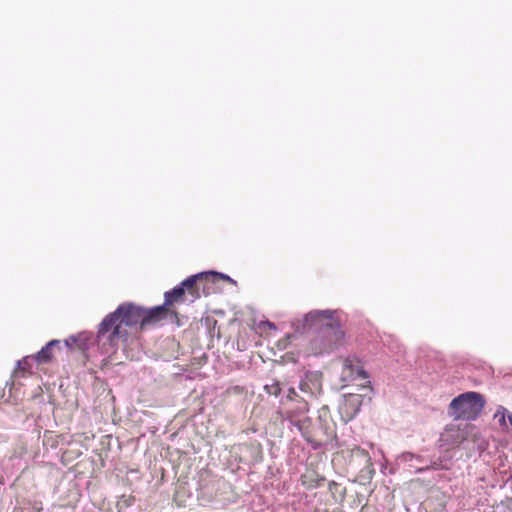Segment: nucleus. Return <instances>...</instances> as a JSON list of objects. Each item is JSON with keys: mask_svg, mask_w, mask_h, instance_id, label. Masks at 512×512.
I'll return each instance as SVG.
<instances>
[{"mask_svg": "<svg viewBox=\"0 0 512 512\" xmlns=\"http://www.w3.org/2000/svg\"><path fill=\"white\" fill-rule=\"evenodd\" d=\"M143 307L132 302L120 304L115 311L106 315L98 325L97 341L102 343L106 353H114L120 340H126L127 328L141 327Z\"/></svg>", "mask_w": 512, "mask_h": 512, "instance_id": "f257e3e1", "label": "nucleus"}, {"mask_svg": "<svg viewBox=\"0 0 512 512\" xmlns=\"http://www.w3.org/2000/svg\"><path fill=\"white\" fill-rule=\"evenodd\" d=\"M303 328H319L321 332L311 340V350L315 355L329 353L344 342V332L340 327L337 312L333 310H313L303 319Z\"/></svg>", "mask_w": 512, "mask_h": 512, "instance_id": "f03ea898", "label": "nucleus"}, {"mask_svg": "<svg viewBox=\"0 0 512 512\" xmlns=\"http://www.w3.org/2000/svg\"><path fill=\"white\" fill-rule=\"evenodd\" d=\"M287 412L289 422L297 427L304 439L312 445L313 448H318L327 444L334 435L332 426L320 415L316 423L307 416L309 411L308 403L304 400H297Z\"/></svg>", "mask_w": 512, "mask_h": 512, "instance_id": "7ed1b4c3", "label": "nucleus"}, {"mask_svg": "<svg viewBox=\"0 0 512 512\" xmlns=\"http://www.w3.org/2000/svg\"><path fill=\"white\" fill-rule=\"evenodd\" d=\"M219 280L230 281V278L216 272H203L192 275L172 290L165 292L163 305L173 317H177L178 312L173 309L175 303H184L187 300L194 302L200 298L201 289H209V284H215Z\"/></svg>", "mask_w": 512, "mask_h": 512, "instance_id": "20e7f679", "label": "nucleus"}, {"mask_svg": "<svg viewBox=\"0 0 512 512\" xmlns=\"http://www.w3.org/2000/svg\"><path fill=\"white\" fill-rule=\"evenodd\" d=\"M485 405L484 398L477 392H466L454 398L449 405V415L454 419L475 420Z\"/></svg>", "mask_w": 512, "mask_h": 512, "instance_id": "39448f33", "label": "nucleus"}, {"mask_svg": "<svg viewBox=\"0 0 512 512\" xmlns=\"http://www.w3.org/2000/svg\"><path fill=\"white\" fill-rule=\"evenodd\" d=\"M168 316L172 315L163 304L150 309L143 308L141 329L154 325Z\"/></svg>", "mask_w": 512, "mask_h": 512, "instance_id": "423d86ee", "label": "nucleus"}, {"mask_svg": "<svg viewBox=\"0 0 512 512\" xmlns=\"http://www.w3.org/2000/svg\"><path fill=\"white\" fill-rule=\"evenodd\" d=\"M361 406L360 395L350 394L345 397L343 404L340 407V412L345 421L352 420L359 412Z\"/></svg>", "mask_w": 512, "mask_h": 512, "instance_id": "0eeeda50", "label": "nucleus"}, {"mask_svg": "<svg viewBox=\"0 0 512 512\" xmlns=\"http://www.w3.org/2000/svg\"><path fill=\"white\" fill-rule=\"evenodd\" d=\"M60 349L61 341L51 340L33 357L38 364H47L55 359V351Z\"/></svg>", "mask_w": 512, "mask_h": 512, "instance_id": "6e6552de", "label": "nucleus"}, {"mask_svg": "<svg viewBox=\"0 0 512 512\" xmlns=\"http://www.w3.org/2000/svg\"><path fill=\"white\" fill-rule=\"evenodd\" d=\"M441 441L449 446H459L464 442L463 425H448L442 434Z\"/></svg>", "mask_w": 512, "mask_h": 512, "instance_id": "1a4fd4ad", "label": "nucleus"}, {"mask_svg": "<svg viewBox=\"0 0 512 512\" xmlns=\"http://www.w3.org/2000/svg\"><path fill=\"white\" fill-rule=\"evenodd\" d=\"M324 480L315 470H306L300 477L301 484L308 490L321 486Z\"/></svg>", "mask_w": 512, "mask_h": 512, "instance_id": "9d476101", "label": "nucleus"}, {"mask_svg": "<svg viewBox=\"0 0 512 512\" xmlns=\"http://www.w3.org/2000/svg\"><path fill=\"white\" fill-rule=\"evenodd\" d=\"M463 436L464 442L471 441L473 443H476L480 439L481 435L478 428L475 425L466 423L463 425Z\"/></svg>", "mask_w": 512, "mask_h": 512, "instance_id": "9b49d317", "label": "nucleus"}, {"mask_svg": "<svg viewBox=\"0 0 512 512\" xmlns=\"http://www.w3.org/2000/svg\"><path fill=\"white\" fill-rule=\"evenodd\" d=\"M328 489L335 502H342L345 499L346 489L339 483L331 481L328 485Z\"/></svg>", "mask_w": 512, "mask_h": 512, "instance_id": "f8f14e48", "label": "nucleus"}, {"mask_svg": "<svg viewBox=\"0 0 512 512\" xmlns=\"http://www.w3.org/2000/svg\"><path fill=\"white\" fill-rule=\"evenodd\" d=\"M507 414H508V410L503 406H499L494 414V418L498 419L500 427L505 432H509V425L506 420Z\"/></svg>", "mask_w": 512, "mask_h": 512, "instance_id": "ddd939ff", "label": "nucleus"}, {"mask_svg": "<svg viewBox=\"0 0 512 512\" xmlns=\"http://www.w3.org/2000/svg\"><path fill=\"white\" fill-rule=\"evenodd\" d=\"M135 502V497L133 495H122L117 501L116 507L118 511L127 509L132 506Z\"/></svg>", "mask_w": 512, "mask_h": 512, "instance_id": "4468645a", "label": "nucleus"}, {"mask_svg": "<svg viewBox=\"0 0 512 512\" xmlns=\"http://www.w3.org/2000/svg\"><path fill=\"white\" fill-rule=\"evenodd\" d=\"M31 361H35L33 355L24 357L18 362V369L22 371H30Z\"/></svg>", "mask_w": 512, "mask_h": 512, "instance_id": "2eb2a0df", "label": "nucleus"}, {"mask_svg": "<svg viewBox=\"0 0 512 512\" xmlns=\"http://www.w3.org/2000/svg\"><path fill=\"white\" fill-rule=\"evenodd\" d=\"M355 451L357 455H361L365 459L367 464H370V456L365 450L356 448Z\"/></svg>", "mask_w": 512, "mask_h": 512, "instance_id": "dca6fc26", "label": "nucleus"}, {"mask_svg": "<svg viewBox=\"0 0 512 512\" xmlns=\"http://www.w3.org/2000/svg\"><path fill=\"white\" fill-rule=\"evenodd\" d=\"M76 342H77L76 337L72 336L69 339L65 340L64 344L69 348H73V346L76 344Z\"/></svg>", "mask_w": 512, "mask_h": 512, "instance_id": "f3484780", "label": "nucleus"}, {"mask_svg": "<svg viewBox=\"0 0 512 512\" xmlns=\"http://www.w3.org/2000/svg\"><path fill=\"white\" fill-rule=\"evenodd\" d=\"M507 419H508V425H509V431L512 429V413H510L508 411V414H507Z\"/></svg>", "mask_w": 512, "mask_h": 512, "instance_id": "a211bd4d", "label": "nucleus"}, {"mask_svg": "<svg viewBox=\"0 0 512 512\" xmlns=\"http://www.w3.org/2000/svg\"><path fill=\"white\" fill-rule=\"evenodd\" d=\"M359 375L362 377V378H367V374L365 371L361 370L359 371Z\"/></svg>", "mask_w": 512, "mask_h": 512, "instance_id": "6ab92c4d", "label": "nucleus"}, {"mask_svg": "<svg viewBox=\"0 0 512 512\" xmlns=\"http://www.w3.org/2000/svg\"><path fill=\"white\" fill-rule=\"evenodd\" d=\"M67 454H68V452H64V453L62 454V459H65V457H66V455H67Z\"/></svg>", "mask_w": 512, "mask_h": 512, "instance_id": "aec40b11", "label": "nucleus"}]
</instances>
